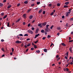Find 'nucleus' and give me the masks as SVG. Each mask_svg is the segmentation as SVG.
Listing matches in <instances>:
<instances>
[{
  "label": "nucleus",
  "mask_w": 73,
  "mask_h": 73,
  "mask_svg": "<svg viewBox=\"0 0 73 73\" xmlns=\"http://www.w3.org/2000/svg\"><path fill=\"white\" fill-rule=\"evenodd\" d=\"M1 41L2 42H3V41H4V40L3 39H1Z\"/></svg>",
  "instance_id": "obj_59"
},
{
  "label": "nucleus",
  "mask_w": 73,
  "mask_h": 73,
  "mask_svg": "<svg viewBox=\"0 0 73 73\" xmlns=\"http://www.w3.org/2000/svg\"><path fill=\"white\" fill-rule=\"evenodd\" d=\"M7 27H9V23H7Z\"/></svg>",
  "instance_id": "obj_40"
},
{
  "label": "nucleus",
  "mask_w": 73,
  "mask_h": 73,
  "mask_svg": "<svg viewBox=\"0 0 73 73\" xmlns=\"http://www.w3.org/2000/svg\"><path fill=\"white\" fill-rule=\"evenodd\" d=\"M36 53H40V50H37V51H36Z\"/></svg>",
  "instance_id": "obj_21"
},
{
  "label": "nucleus",
  "mask_w": 73,
  "mask_h": 73,
  "mask_svg": "<svg viewBox=\"0 0 73 73\" xmlns=\"http://www.w3.org/2000/svg\"><path fill=\"white\" fill-rule=\"evenodd\" d=\"M54 27V26L53 25L51 26L50 27V29H53V27Z\"/></svg>",
  "instance_id": "obj_24"
},
{
  "label": "nucleus",
  "mask_w": 73,
  "mask_h": 73,
  "mask_svg": "<svg viewBox=\"0 0 73 73\" xmlns=\"http://www.w3.org/2000/svg\"><path fill=\"white\" fill-rule=\"evenodd\" d=\"M23 16L25 18H26V14H23Z\"/></svg>",
  "instance_id": "obj_14"
},
{
  "label": "nucleus",
  "mask_w": 73,
  "mask_h": 73,
  "mask_svg": "<svg viewBox=\"0 0 73 73\" xmlns=\"http://www.w3.org/2000/svg\"><path fill=\"white\" fill-rule=\"evenodd\" d=\"M42 12V10L40 9L38 12V13H41Z\"/></svg>",
  "instance_id": "obj_10"
},
{
  "label": "nucleus",
  "mask_w": 73,
  "mask_h": 73,
  "mask_svg": "<svg viewBox=\"0 0 73 73\" xmlns=\"http://www.w3.org/2000/svg\"><path fill=\"white\" fill-rule=\"evenodd\" d=\"M7 17V15H6L5 16L3 17V19H5V18H6Z\"/></svg>",
  "instance_id": "obj_29"
},
{
  "label": "nucleus",
  "mask_w": 73,
  "mask_h": 73,
  "mask_svg": "<svg viewBox=\"0 0 73 73\" xmlns=\"http://www.w3.org/2000/svg\"><path fill=\"white\" fill-rule=\"evenodd\" d=\"M70 21H73V18H71L70 19Z\"/></svg>",
  "instance_id": "obj_46"
},
{
  "label": "nucleus",
  "mask_w": 73,
  "mask_h": 73,
  "mask_svg": "<svg viewBox=\"0 0 73 73\" xmlns=\"http://www.w3.org/2000/svg\"><path fill=\"white\" fill-rule=\"evenodd\" d=\"M3 5V3H0V7H2Z\"/></svg>",
  "instance_id": "obj_28"
},
{
  "label": "nucleus",
  "mask_w": 73,
  "mask_h": 73,
  "mask_svg": "<svg viewBox=\"0 0 73 73\" xmlns=\"http://www.w3.org/2000/svg\"><path fill=\"white\" fill-rule=\"evenodd\" d=\"M6 1H7V0H4L3 1V3H5L6 2Z\"/></svg>",
  "instance_id": "obj_51"
},
{
  "label": "nucleus",
  "mask_w": 73,
  "mask_h": 73,
  "mask_svg": "<svg viewBox=\"0 0 73 73\" xmlns=\"http://www.w3.org/2000/svg\"><path fill=\"white\" fill-rule=\"evenodd\" d=\"M69 40H71V37H69Z\"/></svg>",
  "instance_id": "obj_64"
},
{
  "label": "nucleus",
  "mask_w": 73,
  "mask_h": 73,
  "mask_svg": "<svg viewBox=\"0 0 73 73\" xmlns=\"http://www.w3.org/2000/svg\"><path fill=\"white\" fill-rule=\"evenodd\" d=\"M36 4H37V5H38V4H40V2H37Z\"/></svg>",
  "instance_id": "obj_22"
},
{
  "label": "nucleus",
  "mask_w": 73,
  "mask_h": 73,
  "mask_svg": "<svg viewBox=\"0 0 73 73\" xmlns=\"http://www.w3.org/2000/svg\"><path fill=\"white\" fill-rule=\"evenodd\" d=\"M19 35H18L17 36V38H20V37L19 36Z\"/></svg>",
  "instance_id": "obj_38"
},
{
  "label": "nucleus",
  "mask_w": 73,
  "mask_h": 73,
  "mask_svg": "<svg viewBox=\"0 0 73 73\" xmlns=\"http://www.w3.org/2000/svg\"><path fill=\"white\" fill-rule=\"evenodd\" d=\"M34 5H35V4L33 3L31 5V7H33V6H34Z\"/></svg>",
  "instance_id": "obj_41"
},
{
  "label": "nucleus",
  "mask_w": 73,
  "mask_h": 73,
  "mask_svg": "<svg viewBox=\"0 0 73 73\" xmlns=\"http://www.w3.org/2000/svg\"><path fill=\"white\" fill-rule=\"evenodd\" d=\"M72 41H73V40H69V42H72Z\"/></svg>",
  "instance_id": "obj_50"
},
{
  "label": "nucleus",
  "mask_w": 73,
  "mask_h": 73,
  "mask_svg": "<svg viewBox=\"0 0 73 73\" xmlns=\"http://www.w3.org/2000/svg\"><path fill=\"white\" fill-rule=\"evenodd\" d=\"M32 31H34L35 30V28L33 27L31 28Z\"/></svg>",
  "instance_id": "obj_39"
},
{
  "label": "nucleus",
  "mask_w": 73,
  "mask_h": 73,
  "mask_svg": "<svg viewBox=\"0 0 73 73\" xmlns=\"http://www.w3.org/2000/svg\"><path fill=\"white\" fill-rule=\"evenodd\" d=\"M60 59V57H58V59H57V61H58V60H59Z\"/></svg>",
  "instance_id": "obj_48"
},
{
  "label": "nucleus",
  "mask_w": 73,
  "mask_h": 73,
  "mask_svg": "<svg viewBox=\"0 0 73 73\" xmlns=\"http://www.w3.org/2000/svg\"><path fill=\"white\" fill-rule=\"evenodd\" d=\"M23 25H25V22H23Z\"/></svg>",
  "instance_id": "obj_63"
},
{
  "label": "nucleus",
  "mask_w": 73,
  "mask_h": 73,
  "mask_svg": "<svg viewBox=\"0 0 73 73\" xmlns=\"http://www.w3.org/2000/svg\"><path fill=\"white\" fill-rule=\"evenodd\" d=\"M64 8H68V7H68V6L64 5Z\"/></svg>",
  "instance_id": "obj_17"
},
{
  "label": "nucleus",
  "mask_w": 73,
  "mask_h": 73,
  "mask_svg": "<svg viewBox=\"0 0 73 73\" xmlns=\"http://www.w3.org/2000/svg\"><path fill=\"white\" fill-rule=\"evenodd\" d=\"M42 39L43 40H45V37H43L42 38Z\"/></svg>",
  "instance_id": "obj_57"
},
{
  "label": "nucleus",
  "mask_w": 73,
  "mask_h": 73,
  "mask_svg": "<svg viewBox=\"0 0 73 73\" xmlns=\"http://www.w3.org/2000/svg\"><path fill=\"white\" fill-rule=\"evenodd\" d=\"M57 35L58 36H59V35H60V33H57Z\"/></svg>",
  "instance_id": "obj_58"
},
{
  "label": "nucleus",
  "mask_w": 73,
  "mask_h": 73,
  "mask_svg": "<svg viewBox=\"0 0 73 73\" xmlns=\"http://www.w3.org/2000/svg\"><path fill=\"white\" fill-rule=\"evenodd\" d=\"M47 49H44L43 50L44 51V52H47Z\"/></svg>",
  "instance_id": "obj_11"
},
{
  "label": "nucleus",
  "mask_w": 73,
  "mask_h": 73,
  "mask_svg": "<svg viewBox=\"0 0 73 73\" xmlns=\"http://www.w3.org/2000/svg\"><path fill=\"white\" fill-rule=\"evenodd\" d=\"M65 17V16H62V19H64V18Z\"/></svg>",
  "instance_id": "obj_62"
},
{
  "label": "nucleus",
  "mask_w": 73,
  "mask_h": 73,
  "mask_svg": "<svg viewBox=\"0 0 73 73\" xmlns=\"http://www.w3.org/2000/svg\"><path fill=\"white\" fill-rule=\"evenodd\" d=\"M20 5V3H19L17 4V7H19Z\"/></svg>",
  "instance_id": "obj_43"
},
{
  "label": "nucleus",
  "mask_w": 73,
  "mask_h": 73,
  "mask_svg": "<svg viewBox=\"0 0 73 73\" xmlns=\"http://www.w3.org/2000/svg\"><path fill=\"white\" fill-rule=\"evenodd\" d=\"M61 44L63 45V46H66V45L64 43H62Z\"/></svg>",
  "instance_id": "obj_12"
},
{
  "label": "nucleus",
  "mask_w": 73,
  "mask_h": 73,
  "mask_svg": "<svg viewBox=\"0 0 73 73\" xmlns=\"http://www.w3.org/2000/svg\"><path fill=\"white\" fill-rule=\"evenodd\" d=\"M19 36H23V35L21 34L19 35Z\"/></svg>",
  "instance_id": "obj_31"
},
{
  "label": "nucleus",
  "mask_w": 73,
  "mask_h": 73,
  "mask_svg": "<svg viewBox=\"0 0 73 73\" xmlns=\"http://www.w3.org/2000/svg\"><path fill=\"white\" fill-rule=\"evenodd\" d=\"M48 29L46 28L44 30L46 31V32H48V31H48Z\"/></svg>",
  "instance_id": "obj_13"
},
{
  "label": "nucleus",
  "mask_w": 73,
  "mask_h": 73,
  "mask_svg": "<svg viewBox=\"0 0 73 73\" xmlns=\"http://www.w3.org/2000/svg\"><path fill=\"white\" fill-rule=\"evenodd\" d=\"M34 47H35V49L37 48V46H36V45H34Z\"/></svg>",
  "instance_id": "obj_25"
},
{
  "label": "nucleus",
  "mask_w": 73,
  "mask_h": 73,
  "mask_svg": "<svg viewBox=\"0 0 73 73\" xmlns=\"http://www.w3.org/2000/svg\"><path fill=\"white\" fill-rule=\"evenodd\" d=\"M27 32H29V33L30 34H33V31L31 30H28Z\"/></svg>",
  "instance_id": "obj_2"
},
{
  "label": "nucleus",
  "mask_w": 73,
  "mask_h": 73,
  "mask_svg": "<svg viewBox=\"0 0 73 73\" xmlns=\"http://www.w3.org/2000/svg\"><path fill=\"white\" fill-rule=\"evenodd\" d=\"M53 45H54L52 43L51 44V45H50V47H52V46Z\"/></svg>",
  "instance_id": "obj_56"
},
{
  "label": "nucleus",
  "mask_w": 73,
  "mask_h": 73,
  "mask_svg": "<svg viewBox=\"0 0 73 73\" xmlns=\"http://www.w3.org/2000/svg\"><path fill=\"white\" fill-rule=\"evenodd\" d=\"M69 53H68V52H67L66 53V54L67 57H68V54Z\"/></svg>",
  "instance_id": "obj_30"
},
{
  "label": "nucleus",
  "mask_w": 73,
  "mask_h": 73,
  "mask_svg": "<svg viewBox=\"0 0 73 73\" xmlns=\"http://www.w3.org/2000/svg\"><path fill=\"white\" fill-rule=\"evenodd\" d=\"M4 15V13H1V16H3Z\"/></svg>",
  "instance_id": "obj_53"
},
{
  "label": "nucleus",
  "mask_w": 73,
  "mask_h": 73,
  "mask_svg": "<svg viewBox=\"0 0 73 73\" xmlns=\"http://www.w3.org/2000/svg\"><path fill=\"white\" fill-rule=\"evenodd\" d=\"M66 71H69V69L67 68H66Z\"/></svg>",
  "instance_id": "obj_45"
},
{
  "label": "nucleus",
  "mask_w": 73,
  "mask_h": 73,
  "mask_svg": "<svg viewBox=\"0 0 73 73\" xmlns=\"http://www.w3.org/2000/svg\"><path fill=\"white\" fill-rule=\"evenodd\" d=\"M69 4V2H67L65 3V4L66 5H68Z\"/></svg>",
  "instance_id": "obj_7"
},
{
  "label": "nucleus",
  "mask_w": 73,
  "mask_h": 73,
  "mask_svg": "<svg viewBox=\"0 0 73 73\" xmlns=\"http://www.w3.org/2000/svg\"><path fill=\"white\" fill-rule=\"evenodd\" d=\"M15 42L17 44H19V43H21V42L19 40H17Z\"/></svg>",
  "instance_id": "obj_4"
},
{
  "label": "nucleus",
  "mask_w": 73,
  "mask_h": 73,
  "mask_svg": "<svg viewBox=\"0 0 73 73\" xmlns=\"http://www.w3.org/2000/svg\"><path fill=\"white\" fill-rule=\"evenodd\" d=\"M20 19H18L17 21V22H19V21H20Z\"/></svg>",
  "instance_id": "obj_55"
},
{
  "label": "nucleus",
  "mask_w": 73,
  "mask_h": 73,
  "mask_svg": "<svg viewBox=\"0 0 73 73\" xmlns=\"http://www.w3.org/2000/svg\"><path fill=\"white\" fill-rule=\"evenodd\" d=\"M31 45L30 44V43L28 44L27 45V46H29L30 45Z\"/></svg>",
  "instance_id": "obj_36"
},
{
  "label": "nucleus",
  "mask_w": 73,
  "mask_h": 73,
  "mask_svg": "<svg viewBox=\"0 0 73 73\" xmlns=\"http://www.w3.org/2000/svg\"><path fill=\"white\" fill-rule=\"evenodd\" d=\"M25 4H28V1H26L24 2Z\"/></svg>",
  "instance_id": "obj_15"
},
{
  "label": "nucleus",
  "mask_w": 73,
  "mask_h": 73,
  "mask_svg": "<svg viewBox=\"0 0 73 73\" xmlns=\"http://www.w3.org/2000/svg\"><path fill=\"white\" fill-rule=\"evenodd\" d=\"M42 26L44 27L46 25V22H44V23H42Z\"/></svg>",
  "instance_id": "obj_5"
},
{
  "label": "nucleus",
  "mask_w": 73,
  "mask_h": 73,
  "mask_svg": "<svg viewBox=\"0 0 73 73\" xmlns=\"http://www.w3.org/2000/svg\"><path fill=\"white\" fill-rule=\"evenodd\" d=\"M51 37V36L50 35H48L47 36V38H50Z\"/></svg>",
  "instance_id": "obj_19"
},
{
  "label": "nucleus",
  "mask_w": 73,
  "mask_h": 73,
  "mask_svg": "<svg viewBox=\"0 0 73 73\" xmlns=\"http://www.w3.org/2000/svg\"><path fill=\"white\" fill-rule=\"evenodd\" d=\"M49 25H47L46 26V28H47V29H48V27H49Z\"/></svg>",
  "instance_id": "obj_16"
},
{
  "label": "nucleus",
  "mask_w": 73,
  "mask_h": 73,
  "mask_svg": "<svg viewBox=\"0 0 73 73\" xmlns=\"http://www.w3.org/2000/svg\"><path fill=\"white\" fill-rule=\"evenodd\" d=\"M54 14V13L53 12H52L50 14V15H53Z\"/></svg>",
  "instance_id": "obj_35"
},
{
  "label": "nucleus",
  "mask_w": 73,
  "mask_h": 73,
  "mask_svg": "<svg viewBox=\"0 0 73 73\" xmlns=\"http://www.w3.org/2000/svg\"><path fill=\"white\" fill-rule=\"evenodd\" d=\"M34 50V48H33V47H32L31 48V50Z\"/></svg>",
  "instance_id": "obj_37"
},
{
  "label": "nucleus",
  "mask_w": 73,
  "mask_h": 73,
  "mask_svg": "<svg viewBox=\"0 0 73 73\" xmlns=\"http://www.w3.org/2000/svg\"><path fill=\"white\" fill-rule=\"evenodd\" d=\"M33 18V15H30L29 17L30 19H32Z\"/></svg>",
  "instance_id": "obj_9"
},
{
  "label": "nucleus",
  "mask_w": 73,
  "mask_h": 73,
  "mask_svg": "<svg viewBox=\"0 0 73 73\" xmlns=\"http://www.w3.org/2000/svg\"><path fill=\"white\" fill-rule=\"evenodd\" d=\"M71 12V11H69L68 12H67L66 13V15L67 16H69V14Z\"/></svg>",
  "instance_id": "obj_1"
},
{
  "label": "nucleus",
  "mask_w": 73,
  "mask_h": 73,
  "mask_svg": "<svg viewBox=\"0 0 73 73\" xmlns=\"http://www.w3.org/2000/svg\"><path fill=\"white\" fill-rule=\"evenodd\" d=\"M11 5H10L9 6H8L7 7V8L8 9L10 8H11Z\"/></svg>",
  "instance_id": "obj_20"
},
{
  "label": "nucleus",
  "mask_w": 73,
  "mask_h": 73,
  "mask_svg": "<svg viewBox=\"0 0 73 73\" xmlns=\"http://www.w3.org/2000/svg\"><path fill=\"white\" fill-rule=\"evenodd\" d=\"M41 32L42 33H44V30H42L41 31Z\"/></svg>",
  "instance_id": "obj_26"
},
{
  "label": "nucleus",
  "mask_w": 73,
  "mask_h": 73,
  "mask_svg": "<svg viewBox=\"0 0 73 73\" xmlns=\"http://www.w3.org/2000/svg\"><path fill=\"white\" fill-rule=\"evenodd\" d=\"M28 36V35L27 34H26L24 35V36Z\"/></svg>",
  "instance_id": "obj_27"
},
{
  "label": "nucleus",
  "mask_w": 73,
  "mask_h": 73,
  "mask_svg": "<svg viewBox=\"0 0 73 73\" xmlns=\"http://www.w3.org/2000/svg\"><path fill=\"white\" fill-rule=\"evenodd\" d=\"M65 58L66 59V60H67L68 59V57H67L66 56H65Z\"/></svg>",
  "instance_id": "obj_54"
},
{
  "label": "nucleus",
  "mask_w": 73,
  "mask_h": 73,
  "mask_svg": "<svg viewBox=\"0 0 73 73\" xmlns=\"http://www.w3.org/2000/svg\"><path fill=\"white\" fill-rule=\"evenodd\" d=\"M39 35H40V34H38L37 35H36L35 36H36L37 37H38V36H39Z\"/></svg>",
  "instance_id": "obj_23"
},
{
  "label": "nucleus",
  "mask_w": 73,
  "mask_h": 73,
  "mask_svg": "<svg viewBox=\"0 0 73 73\" xmlns=\"http://www.w3.org/2000/svg\"><path fill=\"white\" fill-rule=\"evenodd\" d=\"M58 57H59V55H57L56 56V58H58Z\"/></svg>",
  "instance_id": "obj_47"
},
{
  "label": "nucleus",
  "mask_w": 73,
  "mask_h": 73,
  "mask_svg": "<svg viewBox=\"0 0 73 73\" xmlns=\"http://www.w3.org/2000/svg\"><path fill=\"white\" fill-rule=\"evenodd\" d=\"M57 29H58V30H60V29H61V28L60 27L57 28Z\"/></svg>",
  "instance_id": "obj_34"
},
{
  "label": "nucleus",
  "mask_w": 73,
  "mask_h": 73,
  "mask_svg": "<svg viewBox=\"0 0 73 73\" xmlns=\"http://www.w3.org/2000/svg\"><path fill=\"white\" fill-rule=\"evenodd\" d=\"M39 31V29L38 28H37L36 30V32H35V33L37 34L38 33V31Z\"/></svg>",
  "instance_id": "obj_3"
},
{
  "label": "nucleus",
  "mask_w": 73,
  "mask_h": 73,
  "mask_svg": "<svg viewBox=\"0 0 73 73\" xmlns=\"http://www.w3.org/2000/svg\"><path fill=\"white\" fill-rule=\"evenodd\" d=\"M57 6H60V4L59 3H57Z\"/></svg>",
  "instance_id": "obj_44"
},
{
  "label": "nucleus",
  "mask_w": 73,
  "mask_h": 73,
  "mask_svg": "<svg viewBox=\"0 0 73 73\" xmlns=\"http://www.w3.org/2000/svg\"><path fill=\"white\" fill-rule=\"evenodd\" d=\"M45 11H43V15H45Z\"/></svg>",
  "instance_id": "obj_42"
},
{
  "label": "nucleus",
  "mask_w": 73,
  "mask_h": 73,
  "mask_svg": "<svg viewBox=\"0 0 73 73\" xmlns=\"http://www.w3.org/2000/svg\"><path fill=\"white\" fill-rule=\"evenodd\" d=\"M51 6H52V4H49L48 5V6L49 7H50H50H51Z\"/></svg>",
  "instance_id": "obj_18"
},
{
  "label": "nucleus",
  "mask_w": 73,
  "mask_h": 73,
  "mask_svg": "<svg viewBox=\"0 0 73 73\" xmlns=\"http://www.w3.org/2000/svg\"><path fill=\"white\" fill-rule=\"evenodd\" d=\"M27 41H29V40H30V39L28 38V39H27Z\"/></svg>",
  "instance_id": "obj_60"
},
{
  "label": "nucleus",
  "mask_w": 73,
  "mask_h": 73,
  "mask_svg": "<svg viewBox=\"0 0 73 73\" xmlns=\"http://www.w3.org/2000/svg\"><path fill=\"white\" fill-rule=\"evenodd\" d=\"M38 27H39L40 28H42V26L41 25V23H40V24H39L38 25Z\"/></svg>",
  "instance_id": "obj_6"
},
{
  "label": "nucleus",
  "mask_w": 73,
  "mask_h": 73,
  "mask_svg": "<svg viewBox=\"0 0 73 73\" xmlns=\"http://www.w3.org/2000/svg\"><path fill=\"white\" fill-rule=\"evenodd\" d=\"M11 49L12 52H14V48H12Z\"/></svg>",
  "instance_id": "obj_33"
},
{
  "label": "nucleus",
  "mask_w": 73,
  "mask_h": 73,
  "mask_svg": "<svg viewBox=\"0 0 73 73\" xmlns=\"http://www.w3.org/2000/svg\"><path fill=\"white\" fill-rule=\"evenodd\" d=\"M1 50H2V51H3V52H4V48H2L1 49Z\"/></svg>",
  "instance_id": "obj_52"
},
{
  "label": "nucleus",
  "mask_w": 73,
  "mask_h": 73,
  "mask_svg": "<svg viewBox=\"0 0 73 73\" xmlns=\"http://www.w3.org/2000/svg\"><path fill=\"white\" fill-rule=\"evenodd\" d=\"M30 26H31V24L29 23L28 25V27H30Z\"/></svg>",
  "instance_id": "obj_32"
},
{
  "label": "nucleus",
  "mask_w": 73,
  "mask_h": 73,
  "mask_svg": "<svg viewBox=\"0 0 73 73\" xmlns=\"http://www.w3.org/2000/svg\"><path fill=\"white\" fill-rule=\"evenodd\" d=\"M38 40H37V41H36L35 42H34L35 43V44H36V43H37V42H38Z\"/></svg>",
  "instance_id": "obj_49"
},
{
  "label": "nucleus",
  "mask_w": 73,
  "mask_h": 73,
  "mask_svg": "<svg viewBox=\"0 0 73 73\" xmlns=\"http://www.w3.org/2000/svg\"><path fill=\"white\" fill-rule=\"evenodd\" d=\"M20 40H23V38H22V37H21L20 38Z\"/></svg>",
  "instance_id": "obj_61"
},
{
  "label": "nucleus",
  "mask_w": 73,
  "mask_h": 73,
  "mask_svg": "<svg viewBox=\"0 0 73 73\" xmlns=\"http://www.w3.org/2000/svg\"><path fill=\"white\" fill-rule=\"evenodd\" d=\"M31 10H32V9H29L27 11V13H29V12H30V11H31Z\"/></svg>",
  "instance_id": "obj_8"
}]
</instances>
